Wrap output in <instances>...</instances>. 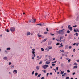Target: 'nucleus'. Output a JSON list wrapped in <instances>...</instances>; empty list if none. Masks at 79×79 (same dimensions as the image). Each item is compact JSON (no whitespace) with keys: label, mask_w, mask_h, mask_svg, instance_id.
Listing matches in <instances>:
<instances>
[{"label":"nucleus","mask_w":79,"mask_h":79,"mask_svg":"<svg viewBox=\"0 0 79 79\" xmlns=\"http://www.w3.org/2000/svg\"><path fill=\"white\" fill-rule=\"evenodd\" d=\"M39 60L41 59V57H40L39 58Z\"/></svg>","instance_id":"58"},{"label":"nucleus","mask_w":79,"mask_h":79,"mask_svg":"<svg viewBox=\"0 0 79 79\" xmlns=\"http://www.w3.org/2000/svg\"><path fill=\"white\" fill-rule=\"evenodd\" d=\"M77 62H79V60H77Z\"/></svg>","instance_id":"59"},{"label":"nucleus","mask_w":79,"mask_h":79,"mask_svg":"<svg viewBox=\"0 0 79 79\" xmlns=\"http://www.w3.org/2000/svg\"><path fill=\"white\" fill-rule=\"evenodd\" d=\"M76 36H77L79 35L77 33H76Z\"/></svg>","instance_id":"22"},{"label":"nucleus","mask_w":79,"mask_h":79,"mask_svg":"<svg viewBox=\"0 0 79 79\" xmlns=\"http://www.w3.org/2000/svg\"><path fill=\"white\" fill-rule=\"evenodd\" d=\"M34 71H33L32 72V75H34Z\"/></svg>","instance_id":"31"},{"label":"nucleus","mask_w":79,"mask_h":79,"mask_svg":"<svg viewBox=\"0 0 79 79\" xmlns=\"http://www.w3.org/2000/svg\"><path fill=\"white\" fill-rule=\"evenodd\" d=\"M56 63V61H54V62H52V63Z\"/></svg>","instance_id":"41"},{"label":"nucleus","mask_w":79,"mask_h":79,"mask_svg":"<svg viewBox=\"0 0 79 79\" xmlns=\"http://www.w3.org/2000/svg\"><path fill=\"white\" fill-rule=\"evenodd\" d=\"M62 56H64V54L62 53Z\"/></svg>","instance_id":"54"},{"label":"nucleus","mask_w":79,"mask_h":79,"mask_svg":"<svg viewBox=\"0 0 79 79\" xmlns=\"http://www.w3.org/2000/svg\"><path fill=\"white\" fill-rule=\"evenodd\" d=\"M40 76H41V74H39L38 75L37 77H40Z\"/></svg>","instance_id":"17"},{"label":"nucleus","mask_w":79,"mask_h":79,"mask_svg":"<svg viewBox=\"0 0 79 79\" xmlns=\"http://www.w3.org/2000/svg\"><path fill=\"white\" fill-rule=\"evenodd\" d=\"M35 21H36L35 19H33V21H32V22L33 23H35Z\"/></svg>","instance_id":"11"},{"label":"nucleus","mask_w":79,"mask_h":79,"mask_svg":"<svg viewBox=\"0 0 79 79\" xmlns=\"http://www.w3.org/2000/svg\"><path fill=\"white\" fill-rule=\"evenodd\" d=\"M53 70H54V71H55V72L56 73V69H53Z\"/></svg>","instance_id":"38"},{"label":"nucleus","mask_w":79,"mask_h":79,"mask_svg":"<svg viewBox=\"0 0 79 79\" xmlns=\"http://www.w3.org/2000/svg\"><path fill=\"white\" fill-rule=\"evenodd\" d=\"M51 35H52V36H53V35H55L54 34H52V33H51L50 34Z\"/></svg>","instance_id":"30"},{"label":"nucleus","mask_w":79,"mask_h":79,"mask_svg":"<svg viewBox=\"0 0 79 79\" xmlns=\"http://www.w3.org/2000/svg\"><path fill=\"white\" fill-rule=\"evenodd\" d=\"M10 31L11 32H14L15 31V28L13 27H12L10 28Z\"/></svg>","instance_id":"5"},{"label":"nucleus","mask_w":79,"mask_h":79,"mask_svg":"<svg viewBox=\"0 0 79 79\" xmlns=\"http://www.w3.org/2000/svg\"><path fill=\"white\" fill-rule=\"evenodd\" d=\"M42 63V61H41L39 63V64H41Z\"/></svg>","instance_id":"21"},{"label":"nucleus","mask_w":79,"mask_h":79,"mask_svg":"<svg viewBox=\"0 0 79 79\" xmlns=\"http://www.w3.org/2000/svg\"><path fill=\"white\" fill-rule=\"evenodd\" d=\"M47 67H48V65H44L42 66V68H43L44 69H46Z\"/></svg>","instance_id":"4"},{"label":"nucleus","mask_w":79,"mask_h":79,"mask_svg":"<svg viewBox=\"0 0 79 79\" xmlns=\"http://www.w3.org/2000/svg\"><path fill=\"white\" fill-rule=\"evenodd\" d=\"M35 51V49H32V53H35V52H34Z\"/></svg>","instance_id":"9"},{"label":"nucleus","mask_w":79,"mask_h":79,"mask_svg":"<svg viewBox=\"0 0 79 79\" xmlns=\"http://www.w3.org/2000/svg\"><path fill=\"white\" fill-rule=\"evenodd\" d=\"M41 49L42 51H44V48H41Z\"/></svg>","instance_id":"27"},{"label":"nucleus","mask_w":79,"mask_h":79,"mask_svg":"<svg viewBox=\"0 0 79 79\" xmlns=\"http://www.w3.org/2000/svg\"><path fill=\"white\" fill-rule=\"evenodd\" d=\"M74 68H77V66L76 65L74 67Z\"/></svg>","instance_id":"20"},{"label":"nucleus","mask_w":79,"mask_h":79,"mask_svg":"<svg viewBox=\"0 0 79 79\" xmlns=\"http://www.w3.org/2000/svg\"><path fill=\"white\" fill-rule=\"evenodd\" d=\"M63 37H60V40H61V39H63Z\"/></svg>","instance_id":"28"},{"label":"nucleus","mask_w":79,"mask_h":79,"mask_svg":"<svg viewBox=\"0 0 79 79\" xmlns=\"http://www.w3.org/2000/svg\"><path fill=\"white\" fill-rule=\"evenodd\" d=\"M56 45H60V43H58L56 44Z\"/></svg>","instance_id":"34"},{"label":"nucleus","mask_w":79,"mask_h":79,"mask_svg":"<svg viewBox=\"0 0 79 79\" xmlns=\"http://www.w3.org/2000/svg\"><path fill=\"white\" fill-rule=\"evenodd\" d=\"M55 38H53V39H52V40H55Z\"/></svg>","instance_id":"56"},{"label":"nucleus","mask_w":79,"mask_h":79,"mask_svg":"<svg viewBox=\"0 0 79 79\" xmlns=\"http://www.w3.org/2000/svg\"><path fill=\"white\" fill-rule=\"evenodd\" d=\"M68 61L69 62H70V61H71V59H69L68 60Z\"/></svg>","instance_id":"42"},{"label":"nucleus","mask_w":79,"mask_h":79,"mask_svg":"<svg viewBox=\"0 0 79 79\" xmlns=\"http://www.w3.org/2000/svg\"><path fill=\"white\" fill-rule=\"evenodd\" d=\"M63 30H64V29H63L61 30L57 31L56 32L57 34H59L60 35H63L64 34V31Z\"/></svg>","instance_id":"1"},{"label":"nucleus","mask_w":79,"mask_h":79,"mask_svg":"<svg viewBox=\"0 0 79 79\" xmlns=\"http://www.w3.org/2000/svg\"><path fill=\"white\" fill-rule=\"evenodd\" d=\"M39 56H38L37 57V58H39Z\"/></svg>","instance_id":"64"},{"label":"nucleus","mask_w":79,"mask_h":79,"mask_svg":"<svg viewBox=\"0 0 79 79\" xmlns=\"http://www.w3.org/2000/svg\"><path fill=\"white\" fill-rule=\"evenodd\" d=\"M6 31L7 32H9V30H8V29H7L6 30Z\"/></svg>","instance_id":"46"},{"label":"nucleus","mask_w":79,"mask_h":79,"mask_svg":"<svg viewBox=\"0 0 79 79\" xmlns=\"http://www.w3.org/2000/svg\"><path fill=\"white\" fill-rule=\"evenodd\" d=\"M76 45V43H74L73 44V45Z\"/></svg>","instance_id":"53"},{"label":"nucleus","mask_w":79,"mask_h":79,"mask_svg":"<svg viewBox=\"0 0 79 79\" xmlns=\"http://www.w3.org/2000/svg\"><path fill=\"white\" fill-rule=\"evenodd\" d=\"M65 40H63V42H65Z\"/></svg>","instance_id":"63"},{"label":"nucleus","mask_w":79,"mask_h":79,"mask_svg":"<svg viewBox=\"0 0 79 79\" xmlns=\"http://www.w3.org/2000/svg\"><path fill=\"white\" fill-rule=\"evenodd\" d=\"M10 50V48H7V50Z\"/></svg>","instance_id":"25"},{"label":"nucleus","mask_w":79,"mask_h":79,"mask_svg":"<svg viewBox=\"0 0 79 79\" xmlns=\"http://www.w3.org/2000/svg\"><path fill=\"white\" fill-rule=\"evenodd\" d=\"M33 21V20H30V21H29V22H32V21Z\"/></svg>","instance_id":"47"},{"label":"nucleus","mask_w":79,"mask_h":79,"mask_svg":"<svg viewBox=\"0 0 79 79\" xmlns=\"http://www.w3.org/2000/svg\"><path fill=\"white\" fill-rule=\"evenodd\" d=\"M36 55L35 53H32V60L34 59V57H35Z\"/></svg>","instance_id":"3"},{"label":"nucleus","mask_w":79,"mask_h":79,"mask_svg":"<svg viewBox=\"0 0 79 79\" xmlns=\"http://www.w3.org/2000/svg\"><path fill=\"white\" fill-rule=\"evenodd\" d=\"M66 53V54H68V52H67L65 53Z\"/></svg>","instance_id":"57"},{"label":"nucleus","mask_w":79,"mask_h":79,"mask_svg":"<svg viewBox=\"0 0 79 79\" xmlns=\"http://www.w3.org/2000/svg\"><path fill=\"white\" fill-rule=\"evenodd\" d=\"M77 20H79V16L77 17Z\"/></svg>","instance_id":"19"},{"label":"nucleus","mask_w":79,"mask_h":79,"mask_svg":"<svg viewBox=\"0 0 79 79\" xmlns=\"http://www.w3.org/2000/svg\"><path fill=\"white\" fill-rule=\"evenodd\" d=\"M73 64L74 65H77V64L76 63H74Z\"/></svg>","instance_id":"23"},{"label":"nucleus","mask_w":79,"mask_h":79,"mask_svg":"<svg viewBox=\"0 0 79 79\" xmlns=\"http://www.w3.org/2000/svg\"><path fill=\"white\" fill-rule=\"evenodd\" d=\"M44 79V77H43L41 78V79Z\"/></svg>","instance_id":"62"},{"label":"nucleus","mask_w":79,"mask_h":79,"mask_svg":"<svg viewBox=\"0 0 79 79\" xmlns=\"http://www.w3.org/2000/svg\"><path fill=\"white\" fill-rule=\"evenodd\" d=\"M46 30H47V32H48L49 30H48V28H46Z\"/></svg>","instance_id":"43"},{"label":"nucleus","mask_w":79,"mask_h":79,"mask_svg":"<svg viewBox=\"0 0 79 79\" xmlns=\"http://www.w3.org/2000/svg\"><path fill=\"white\" fill-rule=\"evenodd\" d=\"M47 39H44V40L42 41V42H44L46 41V40H47Z\"/></svg>","instance_id":"13"},{"label":"nucleus","mask_w":79,"mask_h":79,"mask_svg":"<svg viewBox=\"0 0 79 79\" xmlns=\"http://www.w3.org/2000/svg\"><path fill=\"white\" fill-rule=\"evenodd\" d=\"M11 63L9 62V65H11Z\"/></svg>","instance_id":"48"},{"label":"nucleus","mask_w":79,"mask_h":79,"mask_svg":"<svg viewBox=\"0 0 79 79\" xmlns=\"http://www.w3.org/2000/svg\"><path fill=\"white\" fill-rule=\"evenodd\" d=\"M74 31L75 32H77V30L75 29L74 30Z\"/></svg>","instance_id":"29"},{"label":"nucleus","mask_w":79,"mask_h":79,"mask_svg":"<svg viewBox=\"0 0 79 79\" xmlns=\"http://www.w3.org/2000/svg\"><path fill=\"white\" fill-rule=\"evenodd\" d=\"M49 75V73H47V76H48Z\"/></svg>","instance_id":"50"},{"label":"nucleus","mask_w":79,"mask_h":79,"mask_svg":"<svg viewBox=\"0 0 79 79\" xmlns=\"http://www.w3.org/2000/svg\"><path fill=\"white\" fill-rule=\"evenodd\" d=\"M3 59H5V60H7L8 58L7 57H5L3 58Z\"/></svg>","instance_id":"12"},{"label":"nucleus","mask_w":79,"mask_h":79,"mask_svg":"<svg viewBox=\"0 0 79 79\" xmlns=\"http://www.w3.org/2000/svg\"><path fill=\"white\" fill-rule=\"evenodd\" d=\"M37 25H38V26H42V24L41 23L37 24Z\"/></svg>","instance_id":"26"},{"label":"nucleus","mask_w":79,"mask_h":79,"mask_svg":"<svg viewBox=\"0 0 79 79\" xmlns=\"http://www.w3.org/2000/svg\"><path fill=\"white\" fill-rule=\"evenodd\" d=\"M38 37H41L42 36L39 34H38Z\"/></svg>","instance_id":"16"},{"label":"nucleus","mask_w":79,"mask_h":79,"mask_svg":"<svg viewBox=\"0 0 79 79\" xmlns=\"http://www.w3.org/2000/svg\"><path fill=\"white\" fill-rule=\"evenodd\" d=\"M67 32L68 34H69V33H70V31L69 30H67Z\"/></svg>","instance_id":"14"},{"label":"nucleus","mask_w":79,"mask_h":79,"mask_svg":"<svg viewBox=\"0 0 79 79\" xmlns=\"http://www.w3.org/2000/svg\"><path fill=\"white\" fill-rule=\"evenodd\" d=\"M73 52H75L76 51V50L75 49H74L73 50Z\"/></svg>","instance_id":"52"},{"label":"nucleus","mask_w":79,"mask_h":79,"mask_svg":"<svg viewBox=\"0 0 79 79\" xmlns=\"http://www.w3.org/2000/svg\"><path fill=\"white\" fill-rule=\"evenodd\" d=\"M30 32H27V34H26V35H27V36H28L29 35H30Z\"/></svg>","instance_id":"7"},{"label":"nucleus","mask_w":79,"mask_h":79,"mask_svg":"<svg viewBox=\"0 0 79 79\" xmlns=\"http://www.w3.org/2000/svg\"><path fill=\"white\" fill-rule=\"evenodd\" d=\"M36 68L37 70H39V66H36Z\"/></svg>","instance_id":"10"},{"label":"nucleus","mask_w":79,"mask_h":79,"mask_svg":"<svg viewBox=\"0 0 79 79\" xmlns=\"http://www.w3.org/2000/svg\"><path fill=\"white\" fill-rule=\"evenodd\" d=\"M37 75H38V73L36 72L35 73V76H37Z\"/></svg>","instance_id":"24"},{"label":"nucleus","mask_w":79,"mask_h":79,"mask_svg":"<svg viewBox=\"0 0 79 79\" xmlns=\"http://www.w3.org/2000/svg\"><path fill=\"white\" fill-rule=\"evenodd\" d=\"M43 72H44V73H46V70H43Z\"/></svg>","instance_id":"49"},{"label":"nucleus","mask_w":79,"mask_h":79,"mask_svg":"<svg viewBox=\"0 0 79 79\" xmlns=\"http://www.w3.org/2000/svg\"><path fill=\"white\" fill-rule=\"evenodd\" d=\"M44 34H47V32H44Z\"/></svg>","instance_id":"44"},{"label":"nucleus","mask_w":79,"mask_h":79,"mask_svg":"<svg viewBox=\"0 0 79 79\" xmlns=\"http://www.w3.org/2000/svg\"><path fill=\"white\" fill-rule=\"evenodd\" d=\"M77 32H79V30H78V29H77Z\"/></svg>","instance_id":"51"},{"label":"nucleus","mask_w":79,"mask_h":79,"mask_svg":"<svg viewBox=\"0 0 79 79\" xmlns=\"http://www.w3.org/2000/svg\"><path fill=\"white\" fill-rule=\"evenodd\" d=\"M77 26V25H75L74 26H73V27H76Z\"/></svg>","instance_id":"36"},{"label":"nucleus","mask_w":79,"mask_h":79,"mask_svg":"<svg viewBox=\"0 0 79 79\" xmlns=\"http://www.w3.org/2000/svg\"><path fill=\"white\" fill-rule=\"evenodd\" d=\"M15 66L14 65H13L12 67L11 68H14Z\"/></svg>","instance_id":"61"},{"label":"nucleus","mask_w":79,"mask_h":79,"mask_svg":"<svg viewBox=\"0 0 79 79\" xmlns=\"http://www.w3.org/2000/svg\"><path fill=\"white\" fill-rule=\"evenodd\" d=\"M72 48V47L71 46H70L69 47V49H71V48Z\"/></svg>","instance_id":"37"},{"label":"nucleus","mask_w":79,"mask_h":79,"mask_svg":"<svg viewBox=\"0 0 79 79\" xmlns=\"http://www.w3.org/2000/svg\"><path fill=\"white\" fill-rule=\"evenodd\" d=\"M67 71L68 73H70V71L69 70H68Z\"/></svg>","instance_id":"35"},{"label":"nucleus","mask_w":79,"mask_h":79,"mask_svg":"<svg viewBox=\"0 0 79 79\" xmlns=\"http://www.w3.org/2000/svg\"><path fill=\"white\" fill-rule=\"evenodd\" d=\"M56 69L57 71H58V67H56Z\"/></svg>","instance_id":"40"},{"label":"nucleus","mask_w":79,"mask_h":79,"mask_svg":"<svg viewBox=\"0 0 79 79\" xmlns=\"http://www.w3.org/2000/svg\"><path fill=\"white\" fill-rule=\"evenodd\" d=\"M52 66H55V64H52Z\"/></svg>","instance_id":"32"},{"label":"nucleus","mask_w":79,"mask_h":79,"mask_svg":"<svg viewBox=\"0 0 79 79\" xmlns=\"http://www.w3.org/2000/svg\"><path fill=\"white\" fill-rule=\"evenodd\" d=\"M64 71H63V72H62V71H61V74H64Z\"/></svg>","instance_id":"18"},{"label":"nucleus","mask_w":79,"mask_h":79,"mask_svg":"<svg viewBox=\"0 0 79 79\" xmlns=\"http://www.w3.org/2000/svg\"><path fill=\"white\" fill-rule=\"evenodd\" d=\"M48 48H49V50H51V49L52 48V47H50V46Z\"/></svg>","instance_id":"15"},{"label":"nucleus","mask_w":79,"mask_h":79,"mask_svg":"<svg viewBox=\"0 0 79 79\" xmlns=\"http://www.w3.org/2000/svg\"><path fill=\"white\" fill-rule=\"evenodd\" d=\"M66 73H64V76H66Z\"/></svg>","instance_id":"55"},{"label":"nucleus","mask_w":79,"mask_h":79,"mask_svg":"<svg viewBox=\"0 0 79 79\" xmlns=\"http://www.w3.org/2000/svg\"><path fill=\"white\" fill-rule=\"evenodd\" d=\"M13 73L14 74H17L18 73V71L16 70H14L13 71Z\"/></svg>","instance_id":"6"},{"label":"nucleus","mask_w":79,"mask_h":79,"mask_svg":"<svg viewBox=\"0 0 79 79\" xmlns=\"http://www.w3.org/2000/svg\"><path fill=\"white\" fill-rule=\"evenodd\" d=\"M68 29H69L71 31H72V27H71V25H69L68 26Z\"/></svg>","instance_id":"2"},{"label":"nucleus","mask_w":79,"mask_h":79,"mask_svg":"<svg viewBox=\"0 0 79 79\" xmlns=\"http://www.w3.org/2000/svg\"><path fill=\"white\" fill-rule=\"evenodd\" d=\"M50 74L51 75H52V73H50Z\"/></svg>","instance_id":"60"},{"label":"nucleus","mask_w":79,"mask_h":79,"mask_svg":"<svg viewBox=\"0 0 79 79\" xmlns=\"http://www.w3.org/2000/svg\"><path fill=\"white\" fill-rule=\"evenodd\" d=\"M50 62L47 61L46 62V64H50Z\"/></svg>","instance_id":"8"},{"label":"nucleus","mask_w":79,"mask_h":79,"mask_svg":"<svg viewBox=\"0 0 79 79\" xmlns=\"http://www.w3.org/2000/svg\"><path fill=\"white\" fill-rule=\"evenodd\" d=\"M79 43H76V46H78V45H79Z\"/></svg>","instance_id":"33"},{"label":"nucleus","mask_w":79,"mask_h":79,"mask_svg":"<svg viewBox=\"0 0 79 79\" xmlns=\"http://www.w3.org/2000/svg\"><path fill=\"white\" fill-rule=\"evenodd\" d=\"M76 74V73H75V72L74 73H73V75H74V74Z\"/></svg>","instance_id":"45"},{"label":"nucleus","mask_w":79,"mask_h":79,"mask_svg":"<svg viewBox=\"0 0 79 79\" xmlns=\"http://www.w3.org/2000/svg\"><path fill=\"white\" fill-rule=\"evenodd\" d=\"M61 52H62V53H64V50H62L61 51Z\"/></svg>","instance_id":"39"}]
</instances>
